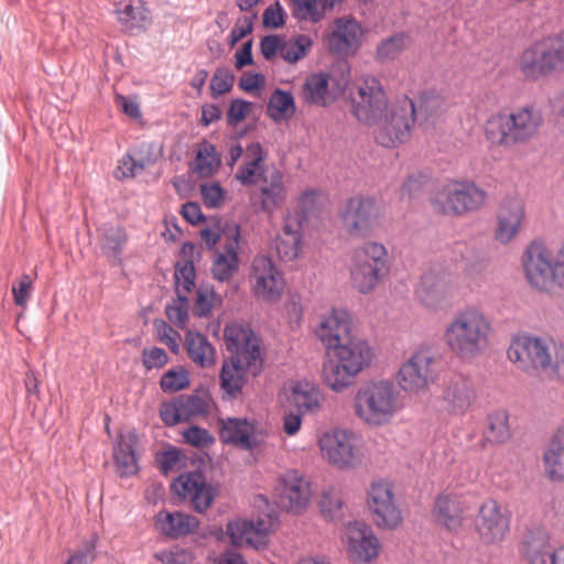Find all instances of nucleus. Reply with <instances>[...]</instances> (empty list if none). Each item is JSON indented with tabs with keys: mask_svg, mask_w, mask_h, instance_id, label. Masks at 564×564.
Returning a JSON list of instances; mask_svg holds the SVG:
<instances>
[{
	"mask_svg": "<svg viewBox=\"0 0 564 564\" xmlns=\"http://www.w3.org/2000/svg\"><path fill=\"white\" fill-rule=\"evenodd\" d=\"M414 295L425 308L437 312L445 306L447 300L446 285L437 274L426 272L415 288Z\"/></svg>",
	"mask_w": 564,
	"mask_h": 564,
	"instance_id": "nucleus-30",
	"label": "nucleus"
},
{
	"mask_svg": "<svg viewBox=\"0 0 564 564\" xmlns=\"http://www.w3.org/2000/svg\"><path fill=\"white\" fill-rule=\"evenodd\" d=\"M390 272L388 249L380 242L367 241L352 250L349 282L360 294L372 293Z\"/></svg>",
	"mask_w": 564,
	"mask_h": 564,
	"instance_id": "nucleus-7",
	"label": "nucleus"
},
{
	"mask_svg": "<svg viewBox=\"0 0 564 564\" xmlns=\"http://www.w3.org/2000/svg\"><path fill=\"white\" fill-rule=\"evenodd\" d=\"M119 22L129 31L144 29L151 22V13L143 1L135 4H128L123 10L118 11Z\"/></svg>",
	"mask_w": 564,
	"mask_h": 564,
	"instance_id": "nucleus-43",
	"label": "nucleus"
},
{
	"mask_svg": "<svg viewBox=\"0 0 564 564\" xmlns=\"http://www.w3.org/2000/svg\"><path fill=\"white\" fill-rule=\"evenodd\" d=\"M510 437L508 415L503 411H497L488 416V430L486 438L495 444H501Z\"/></svg>",
	"mask_w": 564,
	"mask_h": 564,
	"instance_id": "nucleus-46",
	"label": "nucleus"
},
{
	"mask_svg": "<svg viewBox=\"0 0 564 564\" xmlns=\"http://www.w3.org/2000/svg\"><path fill=\"white\" fill-rule=\"evenodd\" d=\"M202 200L207 208L219 209L227 202V192L215 181H208L199 184Z\"/></svg>",
	"mask_w": 564,
	"mask_h": 564,
	"instance_id": "nucleus-49",
	"label": "nucleus"
},
{
	"mask_svg": "<svg viewBox=\"0 0 564 564\" xmlns=\"http://www.w3.org/2000/svg\"><path fill=\"white\" fill-rule=\"evenodd\" d=\"M487 192L474 182L449 180L440 185L431 196L436 213L462 216L485 206Z\"/></svg>",
	"mask_w": 564,
	"mask_h": 564,
	"instance_id": "nucleus-9",
	"label": "nucleus"
},
{
	"mask_svg": "<svg viewBox=\"0 0 564 564\" xmlns=\"http://www.w3.org/2000/svg\"><path fill=\"white\" fill-rule=\"evenodd\" d=\"M350 111L362 124L375 127V139L384 148L405 142L415 117L413 101L403 96L390 101L382 83L372 75L356 77L349 88Z\"/></svg>",
	"mask_w": 564,
	"mask_h": 564,
	"instance_id": "nucleus-1",
	"label": "nucleus"
},
{
	"mask_svg": "<svg viewBox=\"0 0 564 564\" xmlns=\"http://www.w3.org/2000/svg\"><path fill=\"white\" fill-rule=\"evenodd\" d=\"M466 502L454 495H441L434 505L433 517L438 525L451 533H459L466 522Z\"/></svg>",
	"mask_w": 564,
	"mask_h": 564,
	"instance_id": "nucleus-27",
	"label": "nucleus"
},
{
	"mask_svg": "<svg viewBox=\"0 0 564 564\" xmlns=\"http://www.w3.org/2000/svg\"><path fill=\"white\" fill-rule=\"evenodd\" d=\"M540 111L522 106L511 111L490 115L482 127L484 139L489 149H510L533 139L542 126Z\"/></svg>",
	"mask_w": 564,
	"mask_h": 564,
	"instance_id": "nucleus-6",
	"label": "nucleus"
},
{
	"mask_svg": "<svg viewBox=\"0 0 564 564\" xmlns=\"http://www.w3.org/2000/svg\"><path fill=\"white\" fill-rule=\"evenodd\" d=\"M182 436L186 444L197 448L208 447L215 443V437L206 429L197 425L184 430Z\"/></svg>",
	"mask_w": 564,
	"mask_h": 564,
	"instance_id": "nucleus-55",
	"label": "nucleus"
},
{
	"mask_svg": "<svg viewBox=\"0 0 564 564\" xmlns=\"http://www.w3.org/2000/svg\"><path fill=\"white\" fill-rule=\"evenodd\" d=\"M153 326L158 339L165 344L173 352H177L180 334L165 321H155Z\"/></svg>",
	"mask_w": 564,
	"mask_h": 564,
	"instance_id": "nucleus-58",
	"label": "nucleus"
},
{
	"mask_svg": "<svg viewBox=\"0 0 564 564\" xmlns=\"http://www.w3.org/2000/svg\"><path fill=\"white\" fill-rule=\"evenodd\" d=\"M220 297L209 284H199L196 291L195 314L205 317L212 314L214 307L220 303Z\"/></svg>",
	"mask_w": 564,
	"mask_h": 564,
	"instance_id": "nucleus-50",
	"label": "nucleus"
},
{
	"mask_svg": "<svg viewBox=\"0 0 564 564\" xmlns=\"http://www.w3.org/2000/svg\"><path fill=\"white\" fill-rule=\"evenodd\" d=\"M169 361L164 349L159 347L144 348L142 351V362L148 370L160 369Z\"/></svg>",
	"mask_w": 564,
	"mask_h": 564,
	"instance_id": "nucleus-63",
	"label": "nucleus"
},
{
	"mask_svg": "<svg viewBox=\"0 0 564 564\" xmlns=\"http://www.w3.org/2000/svg\"><path fill=\"white\" fill-rule=\"evenodd\" d=\"M239 267V242L237 237L227 242L223 250L214 253L212 273L215 280L219 282L229 281Z\"/></svg>",
	"mask_w": 564,
	"mask_h": 564,
	"instance_id": "nucleus-36",
	"label": "nucleus"
},
{
	"mask_svg": "<svg viewBox=\"0 0 564 564\" xmlns=\"http://www.w3.org/2000/svg\"><path fill=\"white\" fill-rule=\"evenodd\" d=\"M313 47L312 39L306 34L283 37L281 58L288 64H295L308 55Z\"/></svg>",
	"mask_w": 564,
	"mask_h": 564,
	"instance_id": "nucleus-41",
	"label": "nucleus"
},
{
	"mask_svg": "<svg viewBox=\"0 0 564 564\" xmlns=\"http://www.w3.org/2000/svg\"><path fill=\"white\" fill-rule=\"evenodd\" d=\"M317 444L322 457L338 469L355 468L362 460V437L350 429H329L321 434Z\"/></svg>",
	"mask_w": 564,
	"mask_h": 564,
	"instance_id": "nucleus-10",
	"label": "nucleus"
},
{
	"mask_svg": "<svg viewBox=\"0 0 564 564\" xmlns=\"http://www.w3.org/2000/svg\"><path fill=\"white\" fill-rule=\"evenodd\" d=\"M225 533L235 546L260 549L267 545L269 524L262 519L237 518L227 523Z\"/></svg>",
	"mask_w": 564,
	"mask_h": 564,
	"instance_id": "nucleus-23",
	"label": "nucleus"
},
{
	"mask_svg": "<svg viewBox=\"0 0 564 564\" xmlns=\"http://www.w3.org/2000/svg\"><path fill=\"white\" fill-rule=\"evenodd\" d=\"M221 442L245 451H252L264 444L268 432L256 420L245 417H226L219 421Z\"/></svg>",
	"mask_w": 564,
	"mask_h": 564,
	"instance_id": "nucleus-18",
	"label": "nucleus"
},
{
	"mask_svg": "<svg viewBox=\"0 0 564 564\" xmlns=\"http://www.w3.org/2000/svg\"><path fill=\"white\" fill-rule=\"evenodd\" d=\"M352 316L341 307H333L324 313L315 327V335L329 352L346 340L352 338Z\"/></svg>",
	"mask_w": 564,
	"mask_h": 564,
	"instance_id": "nucleus-20",
	"label": "nucleus"
},
{
	"mask_svg": "<svg viewBox=\"0 0 564 564\" xmlns=\"http://www.w3.org/2000/svg\"><path fill=\"white\" fill-rule=\"evenodd\" d=\"M544 63L542 46L536 40L518 55L516 66L524 80L535 83L547 78Z\"/></svg>",
	"mask_w": 564,
	"mask_h": 564,
	"instance_id": "nucleus-33",
	"label": "nucleus"
},
{
	"mask_svg": "<svg viewBox=\"0 0 564 564\" xmlns=\"http://www.w3.org/2000/svg\"><path fill=\"white\" fill-rule=\"evenodd\" d=\"M251 109L252 102L239 98L234 99L226 115L227 123L231 127L238 126L249 116Z\"/></svg>",
	"mask_w": 564,
	"mask_h": 564,
	"instance_id": "nucleus-59",
	"label": "nucleus"
},
{
	"mask_svg": "<svg viewBox=\"0 0 564 564\" xmlns=\"http://www.w3.org/2000/svg\"><path fill=\"white\" fill-rule=\"evenodd\" d=\"M295 112L294 98L291 93L276 89L268 104V115L274 121H281Z\"/></svg>",
	"mask_w": 564,
	"mask_h": 564,
	"instance_id": "nucleus-44",
	"label": "nucleus"
},
{
	"mask_svg": "<svg viewBox=\"0 0 564 564\" xmlns=\"http://www.w3.org/2000/svg\"><path fill=\"white\" fill-rule=\"evenodd\" d=\"M411 44L410 37L403 33L395 34L382 41L377 47L380 61H390L398 57Z\"/></svg>",
	"mask_w": 564,
	"mask_h": 564,
	"instance_id": "nucleus-48",
	"label": "nucleus"
},
{
	"mask_svg": "<svg viewBox=\"0 0 564 564\" xmlns=\"http://www.w3.org/2000/svg\"><path fill=\"white\" fill-rule=\"evenodd\" d=\"M235 82L234 74L228 68H217L210 79V90L214 98L231 90Z\"/></svg>",
	"mask_w": 564,
	"mask_h": 564,
	"instance_id": "nucleus-56",
	"label": "nucleus"
},
{
	"mask_svg": "<svg viewBox=\"0 0 564 564\" xmlns=\"http://www.w3.org/2000/svg\"><path fill=\"white\" fill-rule=\"evenodd\" d=\"M544 473L552 481H564V427L550 438L543 453Z\"/></svg>",
	"mask_w": 564,
	"mask_h": 564,
	"instance_id": "nucleus-35",
	"label": "nucleus"
},
{
	"mask_svg": "<svg viewBox=\"0 0 564 564\" xmlns=\"http://www.w3.org/2000/svg\"><path fill=\"white\" fill-rule=\"evenodd\" d=\"M364 30L352 18H338L334 21L332 33L328 36V48L338 55H352L361 45Z\"/></svg>",
	"mask_w": 564,
	"mask_h": 564,
	"instance_id": "nucleus-24",
	"label": "nucleus"
},
{
	"mask_svg": "<svg viewBox=\"0 0 564 564\" xmlns=\"http://www.w3.org/2000/svg\"><path fill=\"white\" fill-rule=\"evenodd\" d=\"M126 240V234L120 227H110L104 235L101 248L107 256L117 257Z\"/></svg>",
	"mask_w": 564,
	"mask_h": 564,
	"instance_id": "nucleus-53",
	"label": "nucleus"
},
{
	"mask_svg": "<svg viewBox=\"0 0 564 564\" xmlns=\"http://www.w3.org/2000/svg\"><path fill=\"white\" fill-rule=\"evenodd\" d=\"M286 199V186L284 184V175L273 169L263 176V181L258 191L253 192L250 200L253 205L259 206L264 213H274Z\"/></svg>",
	"mask_w": 564,
	"mask_h": 564,
	"instance_id": "nucleus-26",
	"label": "nucleus"
},
{
	"mask_svg": "<svg viewBox=\"0 0 564 564\" xmlns=\"http://www.w3.org/2000/svg\"><path fill=\"white\" fill-rule=\"evenodd\" d=\"M165 314L171 323L184 329L188 322V299L185 295H177L171 304L165 307Z\"/></svg>",
	"mask_w": 564,
	"mask_h": 564,
	"instance_id": "nucleus-52",
	"label": "nucleus"
},
{
	"mask_svg": "<svg viewBox=\"0 0 564 564\" xmlns=\"http://www.w3.org/2000/svg\"><path fill=\"white\" fill-rule=\"evenodd\" d=\"M508 358L524 371L550 370L564 378V348L556 349L546 339L520 335L511 340Z\"/></svg>",
	"mask_w": 564,
	"mask_h": 564,
	"instance_id": "nucleus-8",
	"label": "nucleus"
},
{
	"mask_svg": "<svg viewBox=\"0 0 564 564\" xmlns=\"http://www.w3.org/2000/svg\"><path fill=\"white\" fill-rule=\"evenodd\" d=\"M343 542L354 564H369L381 551L378 536L371 527L362 522L348 523L343 532Z\"/></svg>",
	"mask_w": 564,
	"mask_h": 564,
	"instance_id": "nucleus-19",
	"label": "nucleus"
},
{
	"mask_svg": "<svg viewBox=\"0 0 564 564\" xmlns=\"http://www.w3.org/2000/svg\"><path fill=\"white\" fill-rule=\"evenodd\" d=\"M275 496L282 509L300 513L311 503V482L300 470L288 469L278 478Z\"/></svg>",
	"mask_w": 564,
	"mask_h": 564,
	"instance_id": "nucleus-16",
	"label": "nucleus"
},
{
	"mask_svg": "<svg viewBox=\"0 0 564 564\" xmlns=\"http://www.w3.org/2000/svg\"><path fill=\"white\" fill-rule=\"evenodd\" d=\"M267 154L260 143H251L247 147L245 161L235 174V178L242 185H253L263 181V176L270 171L265 170Z\"/></svg>",
	"mask_w": 564,
	"mask_h": 564,
	"instance_id": "nucleus-32",
	"label": "nucleus"
},
{
	"mask_svg": "<svg viewBox=\"0 0 564 564\" xmlns=\"http://www.w3.org/2000/svg\"><path fill=\"white\" fill-rule=\"evenodd\" d=\"M220 165V158L214 145H204L197 152L195 171L200 177H209L215 174Z\"/></svg>",
	"mask_w": 564,
	"mask_h": 564,
	"instance_id": "nucleus-45",
	"label": "nucleus"
},
{
	"mask_svg": "<svg viewBox=\"0 0 564 564\" xmlns=\"http://www.w3.org/2000/svg\"><path fill=\"white\" fill-rule=\"evenodd\" d=\"M155 524L164 535L178 539L195 532L199 521L195 516L184 512L160 511Z\"/></svg>",
	"mask_w": 564,
	"mask_h": 564,
	"instance_id": "nucleus-34",
	"label": "nucleus"
},
{
	"mask_svg": "<svg viewBox=\"0 0 564 564\" xmlns=\"http://www.w3.org/2000/svg\"><path fill=\"white\" fill-rule=\"evenodd\" d=\"M177 295L187 296L195 286L196 272L192 261L178 262L174 272Z\"/></svg>",
	"mask_w": 564,
	"mask_h": 564,
	"instance_id": "nucleus-47",
	"label": "nucleus"
},
{
	"mask_svg": "<svg viewBox=\"0 0 564 564\" xmlns=\"http://www.w3.org/2000/svg\"><path fill=\"white\" fill-rule=\"evenodd\" d=\"M145 167L144 161L135 160L132 155L126 154L119 161L116 170L117 178H131L142 172Z\"/></svg>",
	"mask_w": 564,
	"mask_h": 564,
	"instance_id": "nucleus-61",
	"label": "nucleus"
},
{
	"mask_svg": "<svg viewBox=\"0 0 564 564\" xmlns=\"http://www.w3.org/2000/svg\"><path fill=\"white\" fill-rule=\"evenodd\" d=\"M524 219L525 206L520 197L503 199L496 216L495 239L502 245H508L519 234Z\"/></svg>",
	"mask_w": 564,
	"mask_h": 564,
	"instance_id": "nucleus-22",
	"label": "nucleus"
},
{
	"mask_svg": "<svg viewBox=\"0 0 564 564\" xmlns=\"http://www.w3.org/2000/svg\"><path fill=\"white\" fill-rule=\"evenodd\" d=\"M248 281L256 299L271 304L282 299L285 281L270 257L258 254L253 258Z\"/></svg>",
	"mask_w": 564,
	"mask_h": 564,
	"instance_id": "nucleus-13",
	"label": "nucleus"
},
{
	"mask_svg": "<svg viewBox=\"0 0 564 564\" xmlns=\"http://www.w3.org/2000/svg\"><path fill=\"white\" fill-rule=\"evenodd\" d=\"M285 401L290 408L305 414L321 411L324 397L321 389L310 381H296L284 388Z\"/></svg>",
	"mask_w": 564,
	"mask_h": 564,
	"instance_id": "nucleus-28",
	"label": "nucleus"
},
{
	"mask_svg": "<svg viewBox=\"0 0 564 564\" xmlns=\"http://www.w3.org/2000/svg\"><path fill=\"white\" fill-rule=\"evenodd\" d=\"M188 386V372L183 368L166 371L160 380L161 389L169 393L186 389Z\"/></svg>",
	"mask_w": 564,
	"mask_h": 564,
	"instance_id": "nucleus-51",
	"label": "nucleus"
},
{
	"mask_svg": "<svg viewBox=\"0 0 564 564\" xmlns=\"http://www.w3.org/2000/svg\"><path fill=\"white\" fill-rule=\"evenodd\" d=\"M474 525L484 544H499L509 534L510 514L496 500L487 499L480 505Z\"/></svg>",
	"mask_w": 564,
	"mask_h": 564,
	"instance_id": "nucleus-17",
	"label": "nucleus"
},
{
	"mask_svg": "<svg viewBox=\"0 0 564 564\" xmlns=\"http://www.w3.org/2000/svg\"><path fill=\"white\" fill-rule=\"evenodd\" d=\"M160 417L164 424L169 426H174L181 422H186L180 398H175L170 402L162 403L160 408Z\"/></svg>",
	"mask_w": 564,
	"mask_h": 564,
	"instance_id": "nucleus-57",
	"label": "nucleus"
},
{
	"mask_svg": "<svg viewBox=\"0 0 564 564\" xmlns=\"http://www.w3.org/2000/svg\"><path fill=\"white\" fill-rule=\"evenodd\" d=\"M376 358L373 347L364 338L352 337L326 352L321 379L326 388L341 393L354 386L356 378L368 369Z\"/></svg>",
	"mask_w": 564,
	"mask_h": 564,
	"instance_id": "nucleus-3",
	"label": "nucleus"
},
{
	"mask_svg": "<svg viewBox=\"0 0 564 564\" xmlns=\"http://www.w3.org/2000/svg\"><path fill=\"white\" fill-rule=\"evenodd\" d=\"M180 402L182 404L185 421H189L193 417L203 415L208 411V401L206 398L200 395H181Z\"/></svg>",
	"mask_w": 564,
	"mask_h": 564,
	"instance_id": "nucleus-54",
	"label": "nucleus"
},
{
	"mask_svg": "<svg viewBox=\"0 0 564 564\" xmlns=\"http://www.w3.org/2000/svg\"><path fill=\"white\" fill-rule=\"evenodd\" d=\"M366 502L377 528L393 530L402 523V511L391 481L381 478L372 480L367 489Z\"/></svg>",
	"mask_w": 564,
	"mask_h": 564,
	"instance_id": "nucleus-11",
	"label": "nucleus"
},
{
	"mask_svg": "<svg viewBox=\"0 0 564 564\" xmlns=\"http://www.w3.org/2000/svg\"><path fill=\"white\" fill-rule=\"evenodd\" d=\"M182 459L183 455L176 447H170L156 456L160 470L165 475L173 470L180 469L182 466Z\"/></svg>",
	"mask_w": 564,
	"mask_h": 564,
	"instance_id": "nucleus-60",
	"label": "nucleus"
},
{
	"mask_svg": "<svg viewBox=\"0 0 564 564\" xmlns=\"http://www.w3.org/2000/svg\"><path fill=\"white\" fill-rule=\"evenodd\" d=\"M492 324L480 308L467 306L457 311L444 328L443 340L462 360H474L489 347Z\"/></svg>",
	"mask_w": 564,
	"mask_h": 564,
	"instance_id": "nucleus-4",
	"label": "nucleus"
},
{
	"mask_svg": "<svg viewBox=\"0 0 564 564\" xmlns=\"http://www.w3.org/2000/svg\"><path fill=\"white\" fill-rule=\"evenodd\" d=\"M522 265L530 285L547 292L554 285V250L542 242H531L522 254Z\"/></svg>",
	"mask_w": 564,
	"mask_h": 564,
	"instance_id": "nucleus-15",
	"label": "nucleus"
},
{
	"mask_svg": "<svg viewBox=\"0 0 564 564\" xmlns=\"http://www.w3.org/2000/svg\"><path fill=\"white\" fill-rule=\"evenodd\" d=\"M547 78L564 74V36L550 34L540 39Z\"/></svg>",
	"mask_w": 564,
	"mask_h": 564,
	"instance_id": "nucleus-37",
	"label": "nucleus"
},
{
	"mask_svg": "<svg viewBox=\"0 0 564 564\" xmlns=\"http://www.w3.org/2000/svg\"><path fill=\"white\" fill-rule=\"evenodd\" d=\"M302 96L305 102L316 106H326L333 97L329 90V75L315 73L310 75L302 87Z\"/></svg>",
	"mask_w": 564,
	"mask_h": 564,
	"instance_id": "nucleus-40",
	"label": "nucleus"
},
{
	"mask_svg": "<svg viewBox=\"0 0 564 564\" xmlns=\"http://www.w3.org/2000/svg\"><path fill=\"white\" fill-rule=\"evenodd\" d=\"M436 359L429 347H420L401 364L397 382L401 390L406 393L416 394L424 392L434 382Z\"/></svg>",
	"mask_w": 564,
	"mask_h": 564,
	"instance_id": "nucleus-12",
	"label": "nucleus"
},
{
	"mask_svg": "<svg viewBox=\"0 0 564 564\" xmlns=\"http://www.w3.org/2000/svg\"><path fill=\"white\" fill-rule=\"evenodd\" d=\"M356 417L366 426L380 429L391 424L403 409V398L390 379H373L361 384L352 401Z\"/></svg>",
	"mask_w": 564,
	"mask_h": 564,
	"instance_id": "nucleus-5",
	"label": "nucleus"
},
{
	"mask_svg": "<svg viewBox=\"0 0 564 564\" xmlns=\"http://www.w3.org/2000/svg\"><path fill=\"white\" fill-rule=\"evenodd\" d=\"M343 0H290L291 11L295 19L317 23L324 19L326 12Z\"/></svg>",
	"mask_w": 564,
	"mask_h": 564,
	"instance_id": "nucleus-38",
	"label": "nucleus"
},
{
	"mask_svg": "<svg viewBox=\"0 0 564 564\" xmlns=\"http://www.w3.org/2000/svg\"><path fill=\"white\" fill-rule=\"evenodd\" d=\"M384 216V206L372 197L348 199L341 214L344 227L352 237H367Z\"/></svg>",
	"mask_w": 564,
	"mask_h": 564,
	"instance_id": "nucleus-14",
	"label": "nucleus"
},
{
	"mask_svg": "<svg viewBox=\"0 0 564 564\" xmlns=\"http://www.w3.org/2000/svg\"><path fill=\"white\" fill-rule=\"evenodd\" d=\"M303 416V413L295 410H285L281 419L283 433L288 436H295L302 427Z\"/></svg>",
	"mask_w": 564,
	"mask_h": 564,
	"instance_id": "nucleus-64",
	"label": "nucleus"
},
{
	"mask_svg": "<svg viewBox=\"0 0 564 564\" xmlns=\"http://www.w3.org/2000/svg\"><path fill=\"white\" fill-rule=\"evenodd\" d=\"M323 198V194L318 189H306L302 193L299 200V210L294 214H299L305 219L306 215L313 213L319 205Z\"/></svg>",
	"mask_w": 564,
	"mask_h": 564,
	"instance_id": "nucleus-62",
	"label": "nucleus"
},
{
	"mask_svg": "<svg viewBox=\"0 0 564 564\" xmlns=\"http://www.w3.org/2000/svg\"><path fill=\"white\" fill-rule=\"evenodd\" d=\"M171 488L182 499L189 500L198 512L207 510L215 497L214 488L206 484L204 476L198 471L180 475Z\"/></svg>",
	"mask_w": 564,
	"mask_h": 564,
	"instance_id": "nucleus-21",
	"label": "nucleus"
},
{
	"mask_svg": "<svg viewBox=\"0 0 564 564\" xmlns=\"http://www.w3.org/2000/svg\"><path fill=\"white\" fill-rule=\"evenodd\" d=\"M303 246V217L299 214H288L283 218L281 232L274 240V248L283 261L299 258Z\"/></svg>",
	"mask_w": 564,
	"mask_h": 564,
	"instance_id": "nucleus-25",
	"label": "nucleus"
},
{
	"mask_svg": "<svg viewBox=\"0 0 564 564\" xmlns=\"http://www.w3.org/2000/svg\"><path fill=\"white\" fill-rule=\"evenodd\" d=\"M224 337L232 356L221 367L220 386L228 395L236 397L242 389L246 373L257 375L262 367L260 339L249 327L239 324L226 326Z\"/></svg>",
	"mask_w": 564,
	"mask_h": 564,
	"instance_id": "nucleus-2",
	"label": "nucleus"
},
{
	"mask_svg": "<svg viewBox=\"0 0 564 564\" xmlns=\"http://www.w3.org/2000/svg\"><path fill=\"white\" fill-rule=\"evenodd\" d=\"M521 553L530 564H547L550 546L543 534L530 533L525 536Z\"/></svg>",
	"mask_w": 564,
	"mask_h": 564,
	"instance_id": "nucleus-42",
	"label": "nucleus"
},
{
	"mask_svg": "<svg viewBox=\"0 0 564 564\" xmlns=\"http://www.w3.org/2000/svg\"><path fill=\"white\" fill-rule=\"evenodd\" d=\"M443 399L451 412L464 414L475 400V390L468 379L454 376L445 384Z\"/></svg>",
	"mask_w": 564,
	"mask_h": 564,
	"instance_id": "nucleus-31",
	"label": "nucleus"
},
{
	"mask_svg": "<svg viewBox=\"0 0 564 564\" xmlns=\"http://www.w3.org/2000/svg\"><path fill=\"white\" fill-rule=\"evenodd\" d=\"M185 348L188 357L196 365L207 368L215 362V349L199 332L188 330L185 336Z\"/></svg>",
	"mask_w": 564,
	"mask_h": 564,
	"instance_id": "nucleus-39",
	"label": "nucleus"
},
{
	"mask_svg": "<svg viewBox=\"0 0 564 564\" xmlns=\"http://www.w3.org/2000/svg\"><path fill=\"white\" fill-rule=\"evenodd\" d=\"M139 436L130 430L120 433L113 445V459L117 473L121 477H129L138 471L137 445Z\"/></svg>",
	"mask_w": 564,
	"mask_h": 564,
	"instance_id": "nucleus-29",
	"label": "nucleus"
}]
</instances>
